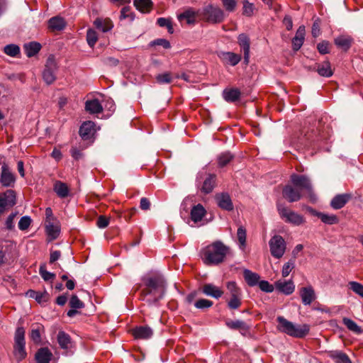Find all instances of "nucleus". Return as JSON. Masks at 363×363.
<instances>
[{
    "instance_id": "obj_1",
    "label": "nucleus",
    "mask_w": 363,
    "mask_h": 363,
    "mask_svg": "<svg viewBox=\"0 0 363 363\" xmlns=\"http://www.w3.org/2000/svg\"><path fill=\"white\" fill-rule=\"evenodd\" d=\"M142 281L136 289H141L140 299L149 306L156 305L164 296L167 288L165 280L160 274H147L142 278Z\"/></svg>"
},
{
    "instance_id": "obj_2",
    "label": "nucleus",
    "mask_w": 363,
    "mask_h": 363,
    "mask_svg": "<svg viewBox=\"0 0 363 363\" xmlns=\"http://www.w3.org/2000/svg\"><path fill=\"white\" fill-rule=\"evenodd\" d=\"M230 253V249L221 241H215L203 247L200 256L206 265H218L223 262Z\"/></svg>"
},
{
    "instance_id": "obj_3",
    "label": "nucleus",
    "mask_w": 363,
    "mask_h": 363,
    "mask_svg": "<svg viewBox=\"0 0 363 363\" xmlns=\"http://www.w3.org/2000/svg\"><path fill=\"white\" fill-rule=\"evenodd\" d=\"M277 321L278 323L277 330L279 331L294 337L303 338L308 334L310 330L308 325H296L283 316H278Z\"/></svg>"
},
{
    "instance_id": "obj_4",
    "label": "nucleus",
    "mask_w": 363,
    "mask_h": 363,
    "mask_svg": "<svg viewBox=\"0 0 363 363\" xmlns=\"http://www.w3.org/2000/svg\"><path fill=\"white\" fill-rule=\"evenodd\" d=\"M199 18L208 23L218 24L225 20V14L224 11L217 5L207 4L200 9Z\"/></svg>"
},
{
    "instance_id": "obj_5",
    "label": "nucleus",
    "mask_w": 363,
    "mask_h": 363,
    "mask_svg": "<svg viewBox=\"0 0 363 363\" xmlns=\"http://www.w3.org/2000/svg\"><path fill=\"white\" fill-rule=\"evenodd\" d=\"M229 298L226 299L227 306L230 310H236L242 305V290L235 281L226 283Z\"/></svg>"
},
{
    "instance_id": "obj_6",
    "label": "nucleus",
    "mask_w": 363,
    "mask_h": 363,
    "mask_svg": "<svg viewBox=\"0 0 363 363\" xmlns=\"http://www.w3.org/2000/svg\"><path fill=\"white\" fill-rule=\"evenodd\" d=\"M291 184L298 188L301 191H306L312 201L315 200V195L313 191V187L309 178L306 175L293 174L291 175Z\"/></svg>"
},
{
    "instance_id": "obj_7",
    "label": "nucleus",
    "mask_w": 363,
    "mask_h": 363,
    "mask_svg": "<svg viewBox=\"0 0 363 363\" xmlns=\"http://www.w3.org/2000/svg\"><path fill=\"white\" fill-rule=\"evenodd\" d=\"M277 210L281 219L286 223L294 225H300L305 222V219L303 216L281 204L277 205Z\"/></svg>"
},
{
    "instance_id": "obj_8",
    "label": "nucleus",
    "mask_w": 363,
    "mask_h": 363,
    "mask_svg": "<svg viewBox=\"0 0 363 363\" xmlns=\"http://www.w3.org/2000/svg\"><path fill=\"white\" fill-rule=\"evenodd\" d=\"M58 66L53 55H50L46 61L43 72V78L47 84H52L56 79Z\"/></svg>"
},
{
    "instance_id": "obj_9",
    "label": "nucleus",
    "mask_w": 363,
    "mask_h": 363,
    "mask_svg": "<svg viewBox=\"0 0 363 363\" xmlns=\"http://www.w3.org/2000/svg\"><path fill=\"white\" fill-rule=\"evenodd\" d=\"M269 245L271 255L274 257L280 259L284 255L286 245L284 239L281 235H276L273 236L269 242Z\"/></svg>"
},
{
    "instance_id": "obj_10",
    "label": "nucleus",
    "mask_w": 363,
    "mask_h": 363,
    "mask_svg": "<svg viewBox=\"0 0 363 363\" xmlns=\"http://www.w3.org/2000/svg\"><path fill=\"white\" fill-rule=\"evenodd\" d=\"M200 10H195L192 7L186 8L184 11L177 16L180 22L185 21L188 25L194 26L199 18Z\"/></svg>"
},
{
    "instance_id": "obj_11",
    "label": "nucleus",
    "mask_w": 363,
    "mask_h": 363,
    "mask_svg": "<svg viewBox=\"0 0 363 363\" xmlns=\"http://www.w3.org/2000/svg\"><path fill=\"white\" fill-rule=\"evenodd\" d=\"M16 182V177L11 171L8 164L3 162L1 166V172L0 176V183L3 186L12 187Z\"/></svg>"
},
{
    "instance_id": "obj_12",
    "label": "nucleus",
    "mask_w": 363,
    "mask_h": 363,
    "mask_svg": "<svg viewBox=\"0 0 363 363\" xmlns=\"http://www.w3.org/2000/svg\"><path fill=\"white\" fill-rule=\"evenodd\" d=\"M282 195L289 202H296L301 199V191L293 184L286 185L282 190Z\"/></svg>"
},
{
    "instance_id": "obj_13",
    "label": "nucleus",
    "mask_w": 363,
    "mask_h": 363,
    "mask_svg": "<svg viewBox=\"0 0 363 363\" xmlns=\"http://www.w3.org/2000/svg\"><path fill=\"white\" fill-rule=\"evenodd\" d=\"M96 131V125L91 121L84 122L79 130L80 137L84 140H86L91 139Z\"/></svg>"
},
{
    "instance_id": "obj_14",
    "label": "nucleus",
    "mask_w": 363,
    "mask_h": 363,
    "mask_svg": "<svg viewBox=\"0 0 363 363\" xmlns=\"http://www.w3.org/2000/svg\"><path fill=\"white\" fill-rule=\"evenodd\" d=\"M215 199L219 208L230 211L233 210V203L228 193H219L215 196Z\"/></svg>"
},
{
    "instance_id": "obj_15",
    "label": "nucleus",
    "mask_w": 363,
    "mask_h": 363,
    "mask_svg": "<svg viewBox=\"0 0 363 363\" xmlns=\"http://www.w3.org/2000/svg\"><path fill=\"white\" fill-rule=\"evenodd\" d=\"M238 43L244 52V62L247 65L250 60V38L245 33H241L238 37Z\"/></svg>"
},
{
    "instance_id": "obj_16",
    "label": "nucleus",
    "mask_w": 363,
    "mask_h": 363,
    "mask_svg": "<svg viewBox=\"0 0 363 363\" xmlns=\"http://www.w3.org/2000/svg\"><path fill=\"white\" fill-rule=\"evenodd\" d=\"M16 203V194L13 190H7L0 194V204L5 211L8 207H12Z\"/></svg>"
},
{
    "instance_id": "obj_17",
    "label": "nucleus",
    "mask_w": 363,
    "mask_h": 363,
    "mask_svg": "<svg viewBox=\"0 0 363 363\" xmlns=\"http://www.w3.org/2000/svg\"><path fill=\"white\" fill-rule=\"evenodd\" d=\"M219 57L225 65L235 66L241 60V55L233 52H223L220 54Z\"/></svg>"
},
{
    "instance_id": "obj_18",
    "label": "nucleus",
    "mask_w": 363,
    "mask_h": 363,
    "mask_svg": "<svg viewBox=\"0 0 363 363\" xmlns=\"http://www.w3.org/2000/svg\"><path fill=\"white\" fill-rule=\"evenodd\" d=\"M132 334L135 339L147 340L153 335L152 330L147 325H142L135 328Z\"/></svg>"
},
{
    "instance_id": "obj_19",
    "label": "nucleus",
    "mask_w": 363,
    "mask_h": 363,
    "mask_svg": "<svg viewBox=\"0 0 363 363\" xmlns=\"http://www.w3.org/2000/svg\"><path fill=\"white\" fill-rule=\"evenodd\" d=\"M299 294L302 303L306 306L310 305L315 299V291L312 286L301 288Z\"/></svg>"
},
{
    "instance_id": "obj_20",
    "label": "nucleus",
    "mask_w": 363,
    "mask_h": 363,
    "mask_svg": "<svg viewBox=\"0 0 363 363\" xmlns=\"http://www.w3.org/2000/svg\"><path fill=\"white\" fill-rule=\"evenodd\" d=\"M275 288L285 295H290L294 291L295 285L291 280H278L275 282Z\"/></svg>"
},
{
    "instance_id": "obj_21",
    "label": "nucleus",
    "mask_w": 363,
    "mask_h": 363,
    "mask_svg": "<svg viewBox=\"0 0 363 363\" xmlns=\"http://www.w3.org/2000/svg\"><path fill=\"white\" fill-rule=\"evenodd\" d=\"M94 26L103 33L108 32L113 28V23L109 18H96L94 21Z\"/></svg>"
},
{
    "instance_id": "obj_22",
    "label": "nucleus",
    "mask_w": 363,
    "mask_h": 363,
    "mask_svg": "<svg viewBox=\"0 0 363 363\" xmlns=\"http://www.w3.org/2000/svg\"><path fill=\"white\" fill-rule=\"evenodd\" d=\"M315 69L321 77H330L333 74L330 62L328 60H325L320 63H315Z\"/></svg>"
},
{
    "instance_id": "obj_23",
    "label": "nucleus",
    "mask_w": 363,
    "mask_h": 363,
    "mask_svg": "<svg viewBox=\"0 0 363 363\" xmlns=\"http://www.w3.org/2000/svg\"><path fill=\"white\" fill-rule=\"evenodd\" d=\"M202 292L205 295L216 299L220 298L223 294V291L219 287L212 284H204L202 287Z\"/></svg>"
},
{
    "instance_id": "obj_24",
    "label": "nucleus",
    "mask_w": 363,
    "mask_h": 363,
    "mask_svg": "<svg viewBox=\"0 0 363 363\" xmlns=\"http://www.w3.org/2000/svg\"><path fill=\"white\" fill-rule=\"evenodd\" d=\"M305 39V26H301L298 28L294 38L292 39V46L294 51L298 50Z\"/></svg>"
},
{
    "instance_id": "obj_25",
    "label": "nucleus",
    "mask_w": 363,
    "mask_h": 363,
    "mask_svg": "<svg viewBox=\"0 0 363 363\" xmlns=\"http://www.w3.org/2000/svg\"><path fill=\"white\" fill-rule=\"evenodd\" d=\"M69 305L72 309L67 311V315L71 318L78 313L77 309L83 308L84 307V303L76 295L72 296Z\"/></svg>"
},
{
    "instance_id": "obj_26",
    "label": "nucleus",
    "mask_w": 363,
    "mask_h": 363,
    "mask_svg": "<svg viewBox=\"0 0 363 363\" xmlns=\"http://www.w3.org/2000/svg\"><path fill=\"white\" fill-rule=\"evenodd\" d=\"M351 199L348 194H337L331 201L330 206L334 209L342 208Z\"/></svg>"
},
{
    "instance_id": "obj_27",
    "label": "nucleus",
    "mask_w": 363,
    "mask_h": 363,
    "mask_svg": "<svg viewBox=\"0 0 363 363\" xmlns=\"http://www.w3.org/2000/svg\"><path fill=\"white\" fill-rule=\"evenodd\" d=\"M53 190L60 199H65L69 194V188L67 184L61 181H56L54 183Z\"/></svg>"
},
{
    "instance_id": "obj_28",
    "label": "nucleus",
    "mask_w": 363,
    "mask_h": 363,
    "mask_svg": "<svg viewBox=\"0 0 363 363\" xmlns=\"http://www.w3.org/2000/svg\"><path fill=\"white\" fill-rule=\"evenodd\" d=\"M52 357V353L48 347H42L35 354L37 363H49Z\"/></svg>"
},
{
    "instance_id": "obj_29",
    "label": "nucleus",
    "mask_w": 363,
    "mask_h": 363,
    "mask_svg": "<svg viewBox=\"0 0 363 363\" xmlns=\"http://www.w3.org/2000/svg\"><path fill=\"white\" fill-rule=\"evenodd\" d=\"M328 357L334 360L335 363H352L348 355L342 351H330Z\"/></svg>"
},
{
    "instance_id": "obj_30",
    "label": "nucleus",
    "mask_w": 363,
    "mask_h": 363,
    "mask_svg": "<svg viewBox=\"0 0 363 363\" xmlns=\"http://www.w3.org/2000/svg\"><path fill=\"white\" fill-rule=\"evenodd\" d=\"M206 213V211L201 204L194 206L191 211V218L194 223L201 221Z\"/></svg>"
},
{
    "instance_id": "obj_31",
    "label": "nucleus",
    "mask_w": 363,
    "mask_h": 363,
    "mask_svg": "<svg viewBox=\"0 0 363 363\" xmlns=\"http://www.w3.org/2000/svg\"><path fill=\"white\" fill-rule=\"evenodd\" d=\"M243 277L246 283L250 286H256L259 283L260 279V277L257 273L253 272L247 269L243 271Z\"/></svg>"
},
{
    "instance_id": "obj_32",
    "label": "nucleus",
    "mask_w": 363,
    "mask_h": 363,
    "mask_svg": "<svg viewBox=\"0 0 363 363\" xmlns=\"http://www.w3.org/2000/svg\"><path fill=\"white\" fill-rule=\"evenodd\" d=\"M334 43L338 48L347 51L352 45V38L348 35H340L335 38Z\"/></svg>"
},
{
    "instance_id": "obj_33",
    "label": "nucleus",
    "mask_w": 363,
    "mask_h": 363,
    "mask_svg": "<svg viewBox=\"0 0 363 363\" xmlns=\"http://www.w3.org/2000/svg\"><path fill=\"white\" fill-rule=\"evenodd\" d=\"M66 23L63 18L60 16H55L51 18L48 21V27L50 30H62L65 28Z\"/></svg>"
},
{
    "instance_id": "obj_34",
    "label": "nucleus",
    "mask_w": 363,
    "mask_h": 363,
    "mask_svg": "<svg viewBox=\"0 0 363 363\" xmlns=\"http://www.w3.org/2000/svg\"><path fill=\"white\" fill-rule=\"evenodd\" d=\"M85 109L90 113H99L102 112L103 108L99 100L92 99L86 101L85 103Z\"/></svg>"
},
{
    "instance_id": "obj_35",
    "label": "nucleus",
    "mask_w": 363,
    "mask_h": 363,
    "mask_svg": "<svg viewBox=\"0 0 363 363\" xmlns=\"http://www.w3.org/2000/svg\"><path fill=\"white\" fill-rule=\"evenodd\" d=\"M216 177L215 174H209L203 183L201 189V191L204 194L211 193L216 186Z\"/></svg>"
},
{
    "instance_id": "obj_36",
    "label": "nucleus",
    "mask_w": 363,
    "mask_h": 363,
    "mask_svg": "<svg viewBox=\"0 0 363 363\" xmlns=\"http://www.w3.org/2000/svg\"><path fill=\"white\" fill-rule=\"evenodd\" d=\"M24 50L28 57L35 55L41 49V45L37 42H30L24 45Z\"/></svg>"
},
{
    "instance_id": "obj_37",
    "label": "nucleus",
    "mask_w": 363,
    "mask_h": 363,
    "mask_svg": "<svg viewBox=\"0 0 363 363\" xmlns=\"http://www.w3.org/2000/svg\"><path fill=\"white\" fill-rule=\"evenodd\" d=\"M223 95L226 101L234 102L240 99V91L238 89H225Z\"/></svg>"
},
{
    "instance_id": "obj_38",
    "label": "nucleus",
    "mask_w": 363,
    "mask_h": 363,
    "mask_svg": "<svg viewBox=\"0 0 363 363\" xmlns=\"http://www.w3.org/2000/svg\"><path fill=\"white\" fill-rule=\"evenodd\" d=\"M134 5L138 10L143 13H149L152 9L151 0H134Z\"/></svg>"
},
{
    "instance_id": "obj_39",
    "label": "nucleus",
    "mask_w": 363,
    "mask_h": 363,
    "mask_svg": "<svg viewBox=\"0 0 363 363\" xmlns=\"http://www.w3.org/2000/svg\"><path fill=\"white\" fill-rule=\"evenodd\" d=\"M27 294L36 300L37 302L41 303L47 302L49 298V294L47 292L36 291L34 290H29Z\"/></svg>"
},
{
    "instance_id": "obj_40",
    "label": "nucleus",
    "mask_w": 363,
    "mask_h": 363,
    "mask_svg": "<svg viewBox=\"0 0 363 363\" xmlns=\"http://www.w3.org/2000/svg\"><path fill=\"white\" fill-rule=\"evenodd\" d=\"M343 324L347 327V328L353 332L355 334H361L362 333V330L360 326H359L354 320L349 318H342Z\"/></svg>"
},
{
    "instance_id": "obj_41",
    "label": "nucleus",
    "mask_w": 363,
    "mask_h": 363,
    "mask_svg": "<svg viewBox=\"0 0 363 363\" xmlns=\"http://www.w3.org/2000/svg\"><path fill=\"white\" fill-rule=\"evenodd\" d=\"M45 230L47 235L52 239H56L60 234V228L55 225L53 222L45 223Z\"/></svg>"
},
{
    "instance_id": "obj_42",
    "label": "nucleus",
    "mask_w": 363,
    "mask_h": 363,
    "mask_svg": "<svg viewBox=\"0 0 363 363\" xmlns=\"http://www.w3.org/2000/svg\"><path fill=\"white\" fill-rule=\"evenodd\" d=\"M57 342L62 349H67L71 343L70 336L64 331H60L57 335Z\"/></svg>"
},
{
    "instance_id": "obj_43",
    "label": "nucleus",
    "mask_w": 363,
    "mask_h": 363,
    "mask_svg": "<svg viewBox=\"0 0 363 363\" xmlns=\"http://www.w3.org/2000/svg\"><path fill=\"white\" fill-rule=\"evenodd\" d=\"M316 216L325 224L333 225L338 223V218L335 215L317 213Z\"/></svg>"
},
{
    "instance_id": "obj_44",
    "label": "nucleus",
    "mask_w": 363,
    "mask_h": 363,
    "mask_svg": "<svg viewBox=\"0 0 363 363\" xmlns=\"http://www.w3.org/2000/svg\"><path fill=\"white\" fill-rule=\"evenodd\" d=\"M26 343L15 344L14 345V355L18 361L23 359L26 357V352L25 349Z\"/></svg>"
},
{
    "instance_id": "obj_45",
    "label": "nucleus",
    "mask_w": 363,
    "mask_h": 363,
    "mask_svg": "<svg viewBox=\"0 0 363 363\" xmlns=\"http://www.w3.org/2000/svg\"><path fill=\"white\" fill-rule=\"evenodd\" d=\"M233 158V155L230 152L221 153L218 157V163L220 167L226 166Z\"/></svg>"
},
{
    "instance_id": "obj_46",
    "label": "nucleus",
    "mask_w": 363,
    "mask_h": 363,
    "mask_svg": "<svg viewBox=\"0 0 363 363\" xmlns=\"http://www.w3.org/2000/svg\"><path fill=\"white\" fill-rule=\"evenodd\" d=\"M99 39L96 31L94 29L89 28L86 32V41L91 48H94Z\"/></svg>"
},
{
    "instance_id": "obj_47",
    "label": "nucleus",
    "mask_w": 363,
    "mask_h": 363,
    "mask_svg": "<svg viewBox=\"0 0 363 363\" xmlns=\"http://www.w3.org/2000/svg\"><path fill=\"white\" fill-rule=\"evenodd\" d=\"M237 238L241 248H244L246 245V230L243 226H240L237 231Z\"/></svg>"
},
{
    "instance_id": "obj_48",
    "label": "nucleus",
    "mask_w": 363,
    "mask_h": 363,
    "mask_svg": "<svg viewBox=\"0 0 363 363\" xmlns=\"http://www.w3.org/2000/svg\"><path fill=\"white\" fill-rule=\"evenodd\" d=\"M4 50L6 55L11 57H16L20 53L19 47L14 44H11L5 46Z\"/></svg>"
},
{
    "instance_id": "obj_49",
    "label": "nucleus",
    "mask_w": 363,
    "mask_h": 363,
    "mask_svg": "<svg viewBox=\"0 0 363 363\" xmlns=\"http://www.w3.org/2000/svg\"><path fill=\"white\" fill-rule=\"evenodd\" d=\"M42 328V325H37L35 328H33L31 330L30 332V339L35 343H40L41 338H40V329Z\"/></svg>"
},
{
    "instance_id": "obj_50",
    "label": "nucleus",
    "mask_w": 363,
    "mask_h": 363,
    "mask_svg": "<svg viewBox=\"0 0 363 363\" xmlns=\"http://www.w3.org/2000/svg\"><path fill=\"white\" fill-rule=\"evenodd\" d=\"M350 289L356 294L363 298V285L357 281L349 282Z\"/></svg>"
},
{
    "instance_id": "obj_51",
    "label": "nucleus",
    "mask_w": 363,
    "mask_h": 363,
    "mask_svg": "<svg viewBox=\"0 0 363 363\" xmlns=\"http://www.w3.org/2000/svg\"><path fill=\"white\" fill-rule=\"evenodd\" d=\"M15 344L26 343L25 330L23 327H18L15 333Z\"/></svg>"
},
{
    "instance_id": "obj_52",
    "label": "nucleus",
    "mask_w": 363,
    "mask_h": 363,
    "mask_svg": "<svg viewBox=\"0 0 363 363\" xmlns=\"http://www.w3.org/2000/svg\"><path fill=\"white\" fill-rule=\"evenodd\" d=\"M157 23L160 27H166L169 33H173L174 28L169 19L165 18H159L157 21Z\"/></svg>"
},
{
    "instance_id": "obj_53",
    "label": "nucleus",
    "mask_w": 363,
    "mask_h": 363,
    "mask_svg": "<svg viewBox=\"0 0 363 363\" xmlns=\"http://www.w3.org/2000/svg\"><path fill=\"white\" fill-rule=\"evenodd\" d=\"M223 6L228 12H234L237 6L236 0H221Z\"/></svg>"
},
{
    "instance_id": "obj_54",
    "label": "nucleus",
    "mask_w": 363,
    "mask_h": 363,
    "mask_svg": "<svg viewBox=\"0 0 363 363\" xmlns=\"http://www.w3.org/2000/svg\"><path fill=\"white\" fill-rule=\"evenodd\" d=\"M213 303L212 301L205 299V298H201L195 302L194 306L197 308L204 309V308H208L211 307L213 306Z\"/></svg>"
},
{
    "instance_id": "obj_55",
    "label": "nucleus",
    "mask_w": 363,
    "mask_h": 363,
    "mask_svg": "<svg viewBox=\"0 0 363 363\" xmlns=\"http://www.w3.org/2000/svg\"><path fill=\"white\" fill-rule=\"evenodd\" d=\"M39 272L40 276L45 281L53 279L55 277V274L48 272L46 270L45 264H43L40 267Z\"/></svg>"
},
{
    "instance_id": "obj_56",
    "label": "nucleus",
    "mask_w": 363,
    "mask_h": 363,
    "mask_svg": "<svg viewBox=\"0 0 363 363\" xmlns=\"http://www.w3.org/2000/svg\"><path fill=\"white\" fill-rule=\"evenodd\" d=\"M31 223V219L29 216H23L18 222V228L21 230H27Z\"/></svg>"
},
{
    "instance_id": "obj_57",
    "label": "nucleus",
    "mask_w": 363,
    "mask_h": 363,
    "mask_svg": "<svg viewBox=\"0 0 363 363\" xmlns=\"http://www.w3.org/2000/svg\"><path fill=\"white\" fill-rule=\"evenodd\" d=\"M157 81L160 84H169L172 82V76L169 72H165L158 74L156 77Z\"/></svg>"
},
{
    "instance_id": "obj_58",
    "label": "nucleus",
    "mask_w": 363,
    "mask_h": 363,
    "mask_svg": "<svg viewBox=\"0 0 363 363\" xmlns=\"http://www.w3.org/2000/svg\"><path fill=\"white\" fill-rule=\"evenodd\" d=\"M294 268V261H289L288 262L285 263L282 267L281 270V274L283 277H286L289 276L291 270Z\"/></svg>"
},
{
    "instance_id": "obj_59",
    "label": "nucleus",
    "mask_w": 363,
    "mask_h": 363,
    "mask_svg": "<svg viewBox=\"0 0 363 363\" xmlns=\"http://www.w3.org/2000/svg\"><path fill=\"white\" fill-rule=\"evenodd\" d=\"M226 325L229 328L234 330L242 329L245 326V323L240 320L228 321Z\"/></svg>"
},
{
    "instance_id": "obj_60",
    "label": "nucleus",
    "mask_w": 363,
    "mask_h": 363,
    "mask_svg": "<svg viewBox=\"0 0 363 363\" xmlns=\"http://www.w3.org/2000/svg\"><path fill=\"white\" fill-rule=\"evenodd\" d=\"M329 45V42L323 40L317 45V49L321 55L328 54L330 52Z\"/></svg>"
},
{
    "instance_id": "obj_61",
    "label": "nucleus",
    "mask_w": 363,
    "mask_h": 363,
    "mask_svg": "<svg viewBox=\"0 0 363 363\" xmlns=\"http://www.w3.org/2000/svg\"><path fill=\"white\" fill-rule=\"evenodd\" d=\"M259 285V289L264 292L271 293L274 291V287L273 285L270 284L267 281H260L257 284Z\"/></svg>"
},
{
    "instance_id": "obj_62",
    "label": "nucleus",
    "mask_w": 363,
    "mask_h": 363,
    "mask_svg": "<svg viewBox=\"0 0 363 363\" xmlns=\"http://www.w3.org/2000/svg\"><path fill=\"white\" fill-rule=\"evenodd\" d=\"M121 19L129 18L130 21H133L134 15L130 11L129 6L123 7L121 11Z\"/></svg>"
},
{
    "instance_id": "obj_63",
    "label": "nucleus",
    "mask_w": 363,
    "mask_h": 363,
    "mask_svg": "<svg viewBox=\"0 0 363 363\" xmlns=\"http://www.w3.org/2000/svg\"><path fill=\"white\" fill-rule=\"evenodd\" d=\"M254 11L253 4L250 3L248 1H243V11L242 13L247 16L252 15Z\"/></svg>"
},
{
    "instance_id": "obj_64",
    "label": "nucleus",
    "mask_w": 363,
    "mask_h": 363,
    "mask_svg": "<svg viewBox=\"0 0 363 363\" xmlns=\"http://www.w3.org/2000/svg\"><path fill=\"white\" fill-rule=\"evenodd\" d=\"M109 224V218L105 216H99L97 218L96 225L99 228H105Z\"/></svg>"
}]
</instances>
